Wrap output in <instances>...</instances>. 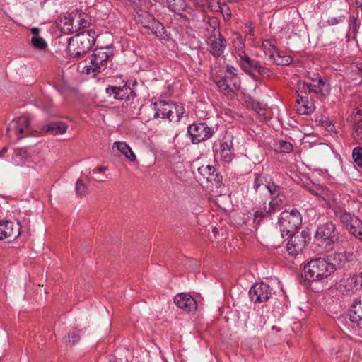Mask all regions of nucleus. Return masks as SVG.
<instances>
[{"mask_svg": "<svg viewBox=\"0 0 362 362\" xmlns=\"http://www.w3.org/2000/svg\"><path fill=\"white\" fill-rule=\"evenodd\" d=\"M97 33L93 29L84 30L69 40L68 50L74 57L86 54L95 44Z\"/></svg>", "mask_w": 362, "mask_h": 362, "instance_id": "obj_1", "label": "nucleus"}, {"mask_svg": "<svg viewBox=\"0 0 362 362\" xmlns=\"http://www.w3.org/2000/svg\"><path fill=\"white\" fill-rule=\"evenodd\" d=\"M113 56L111 46L95 49L89 59L86 60V65L82 72L86 74L96 75L107 68L108 60Z\"/></svg>", "mask_w": 362, "mask_h": 362, "instance_id": "obj_2", "label": "nucleus"}, {"mask_svg": "<svg viewBox=\"0 0 362 362\" xmlns=\"http://www.w3.org/2000/svg\"><path fill=\"white\" fill-rule=\"evenodd\" d=\"M333 272L334 266L323 258L312 259L304 267L305 277L309 281L327 278Z\"/></svg>", "mask_w": 362, "mask_h": 362, "instance_id": "obj_3", "label": "nucleus"}, {"mask_svg": "<svg viewBox=\"0 0 362 362\" xmlns=\"http://www.w3.org/2000/svg\"><path fill=\"white\" fill-rule=\"evenodd\" d=\"M282 236L298 234V230L302 224V216L300 212L293 209L291 211H283L278 219Z\"/></svg>", "mask_w": 362, "mask_h": 362, "instance_id": "obj_4", "label": "nucleus"}, {"mask_svg": "<svg viewBox=\"0 0 362 362\" xmlns=\"http://www.w3.org/2000/svg\"><path fill=\"white\" fill-rule=\"evenodd\" d=\"M315 238L317 245L324 247L325 252L331 250L333 245L338 240L335 225L331 221L320 225L315 233Z\"/></svg>", "mask_w": 362, "mask_h": 362, "instance_id": "obj_5", "label": "nucleus"}, {"mask_svg": "<svg viewBox=\"0 0 362 362\" xmlns=\"http://www.w3.org/2000/svg\"><path fill=\"white\" fill-rule=\"evenodd\" d=\"M30 119L26 116H21L13 119L6 129L9 138L16 137L17 140L31 135L32 129Z\"/></svg>", "mask_w": 362, "mask_h": 362, "instance_id": "obj_6", "label": "nucleus"}, {"mask_svg": "<svg viewBox=\"0 0 362 362\" xmlns=\"http://www.w3.org/2000/svg\"><path fill=\"white\" fill-rule=\"evenodd\" d=\"M214 25V35L209 37L207 40V45L210 53L216 57H220L224 52L226 47V40L221 35L219 29H216V26L218 25L216 20L212 21Z\"/></svg>", "mask_w": 362, "mask_h": 362, "instance_id": "obj_7", "label": "nucleus"}, {"mask_svg": "<svg viewBox=\"0 0 362 362\" xmlns=\"http://www.w3.org/2000/svg\"><path fill=\"white\" fill-rule=\"evenodd\" d=\"M188 134L193 144H199L212 136L214 131L205 123L192 124L188 127Z\"/></svg>", "mask_w": 362, "mask_h": 362, "instance_id": "obj_8", "label": "nucleus"}, {"mask_svg": "<svg viewBox=\"0 0 362 362\" xmlns=\"http://www.w3.org/2000/svg\"><path fill=\"white\" fill-rule=\"evenodd\" d=\"M22 226L19 221L16 224L11 221L0 222V240L8 239V241L17 238L22 230Z\"/></svg>", "mask_w": 362, "mask_h": 362, "instance_id": "obj_9", "label": "nucleus"}, {"mask_svg": "<svg viewBox=\"0 0 362 362\" xmlns=\"http://www.w3.org/2000/svg\"><path fill=\"white\" fill-rule=\"evenodd\" d=\"M250 298L255 303L267 301L271 296L269 286L264 283L255 284L249 291Z\"/></svg>", "mask_w": 362, "mask_h": 362, "instance_id": "obj_10", "label": "nucleus"}, {"mask_svg": "<svg viewBox=\"0 0 362 362\" xmlns=\"http://www.w3.org/2000/svg\"><path fill=\"white\" fill-rule=\"evenodd\" d=\"M290 239L287 243V251L293 257H296L306 245L305 238L303 233L289 235Z\"/></svg>", "mask_w": 362, "mask_h": 362, "instance_id": "obj_11", "label": "nucleus"}, {"mask_svg": "<svg viewBox=\"0 0 362 362\" xmlns=\"http://www.w3.org/2000/svg\"><path fill=\"white\" fill-rule=\"evenodd\" d=\"M341 289L346 294L356 293L362 288V272L344 279L340 284Z\"/></svg>", "mask_w": 362, "mask_h": 362, "instance_id": "obj_12", "label": "nucleus"}, {"mask_svg": "<svg viewBox=\"0 0 362 362\" xmlns=\"http://www.w3.org/2000/svg\"><path fill=\"white\" fill-rule=\"evenodd\" d=\"M174 302L177 307L187 313L194 312L197 310V302L189 294H177L175 296Z\"/></svg>", "mask_w": 362, "mask_h": 362, "instance_id": "obj_13", "label": "nucleus"}, {"mask_svg": "<svg viewBox=\"0 0 362 362\" xmlns=\"http://www.w3.org/2000/svg\"><path fill=\"white\" fill-rule=\"evenodd\" d=\"M238 55L243 69L248 67L257 71L262 76H268L270 73V70L269 69L262 66L258 61L250 59L244 51L240 52Z\"/></svg>", "mask_w": 362, "mask_h": 362, "instance_id": "obj_14", "label": "nucleus"}, {"mask_svg": "<svg viewBox=\"0 0 362 362\" xmlns=\"http://www.w3.org/2000/svg\"><path fill=\"white\" fill-rule=\"evenodd\" d=\"M335 216L340 220V221L346 226L347 230L351 233L355 226H358L359 220L357 217L351 215L350 213L346 212L341 208L334 209Z\"/></svg>", "mask_w": 362, "mask_h": 362, "instance_id": "obj_15", "label": "nucleus"}, {"mask_svg": "<svg viewBox=\"0 0 362 362\" xmlns=\"http://www.w3.org/2000/svg\"><path fill=\"white\" fill-rule=\"evenodd\" d=\"M156 112L154 114L155 118H168L172 114V110H175L173 103L166 101H158L153 103Z\"/></svg>", "mask_w": 362, "mask_h": 362, "instance_id": "obj_16", "label": "nucleus"}, {"mask_svg": "<svg viewBox=\"0 0 362 362\" xmlns=\"http://www.w3.org/2000/svg\"><path fill=\"white\" fill-rule=\"evenodd\" d=\"M284 199V197L272 199L269 203L268 209L265 207L264 212L255 211L254 214V222L259 224L265 214H269L279 210L283 204Z\"/></svg>", "mask_w": 362, "mask_h": 362, "instance_id": "obj_17", "label": "nucleus"}, {"mask_svg": "<svg viewBox=\"0 0 362 362\" xmlns=\"http://www.w3.org/2000/svg\"><path fill=\"white\" fill-rule=\"evenodd\" d=\"M315 78H312V82H309L311 93L326 95L329 93V86L318 75H315Z\"/></svg>", "mask_w": 362, "mask_h": 362, "instance_id": "obj_18", "label": "nucleus"}, {"mask_svg": "<svg viewBox=\"0 0 362 362\" xmlns=\"http://www.w3.org/2000/svg\"><path fill=\"white\" fill-rule=\"evenodd\" d=\"M297 103V111L300 115H308L315 110L314 102L312 100H309L307 97L298 94Z\"/></svg>", "mask_w": 362, "mask_h": 362, "instance_id": "obj_19", "label": "nucleus"}, {"mask_svg": "<svg viewBox=\"0 0 362 362\" xmlns=\"http://www.w3.org/2000/svg\"><path fill=\"white\" fill-rule=\"evenodd\" d=\"M349 315L351 322L362 327V299L353 303Z\"/></svg>", "mask_w": 362, "mask_h": 362, "instance_id": "obj_20", "label": "nucleus"}, {"mask_svg": "<svg viewBox=\"0 0 362 362\" xmlns=\"http://www.w3.org/2000/svg\"><path fill=\"white\" fill-rule=\"evenodd\" d=\"M106 92L110 95H113L115 99L124 100L129 98V93L132 92V90L130 87L125 85L122 87H108L106 88Z\"/></svg>", "mask_w": 362, "mask_h": 362, "instance_id": "obj_21", "label": "nucleus"}, {"mask_svg": "<svg viewBox=\"0 0 362 362\" xmlns=\"http://www.w3.org/2000/svg\"><path fill=\"white\" fill-rule=\"evenodd\" d=\"M117 148L127 159L134 162L136 156L129 146L123 141H115L113 143L112 149Z\"/></svg>", "mask_w": 362, "mask_h": 362, "instance_id": "obj_22", "label": "nucleus"}, {"mask_svg": "<svg viewBox=\"0 0 362 362\" xmlns=\"http://www.w3.org/2000/svg\"><path fill=\"white\" fill-rule=\"evenodd\" d=\"M68 126L62 122H52L42 127L41 132H50L53 134H63L67 130Z\"/></svg>", "mask_w": 362, "mask_h": 362, "instance_id": "obj_23", "label": "nucleus"}, {"mask_svg": "<svg viewBox=\"0 0 362 362\" xmlns=\"http://www.w3.org/2000/svg\"><path fill=\"white\" fill-rule=\"evenodd\" d=\"M220 153L221 160L225 163H229L233 158V143L232 141L222 142L220 146Z\"/></svg>", "mask_w": 362, "mask_h": 362, "instance_id": "obj_24", "label": "nucleus"}, {"mask_svg": "<svg viewBox=\"0 0 362 362\" xmlns=\"http://www.w3.org/2000/svg\"><path fill=\"white\" fill-rule=\"evenodd\" d=\"M215 83H216L219 90L226 95H230L234 93L235 90H236L233 86H231V84L229 83L227 77L216 79Z\"/></svg>", "mask_w": 362, "mask_h": 362, "instance_id": "obj_25", "label": "nucleus"}, {"mask_svg": "<svg viewBox=\"0 0 362 362\" xmlns=\"http://www.w3.org/2000/svg\"><path fill=\"white\" fill-rule=\"evenodd\" d=\"M262 47L264 50V54L267 55L269 60L273 63L275 58L276 57V54L279 53L276 51V46L274 45L273 42L270 40H266L262 42Z\"/></svg>", "mask_w": 362, "mask_h": 362, "instance_id": "obj_26", "label": "nucleus"}, {"mask_svg": "<svg viewBox=\"0 0 362 362\" xmlns=\"http://www.w3.org/2000/svg\"><path fill=\"white\" fill-rule=\"evenodd\" d=\"M168 7L173 12L181 15L186 10L187 5L185 0H167Z\"/></svg>", "mask_w": 362, "mask_h": 362, "instance_id": "obj_27", "label": "nucleus"}, {"mask_svg": "<svg viewBox=\"0 0 362 362\" xmlns=\"http://www.w3.org/2000/svg\"><path fill=\"white\" fill-rule=\"evenodd\" d=\"M57 27L64 34H72L74 32L73 21L66 17L62 18L59 22H57Z\"/></svg>", "mask_w": 362, "mask_h": 362, "instance_id": "obj_28", "label": "nucleus"}, {"mask_svg": "<svg viewBox=\"0 0 362 362\" xmlns=\"http://www.w3.org/2000/svg\"><path fill=\"white\" fill-rule=\"evenodd\" d=\"M150 25L151 27H149L148 29L153 35L160 38L165 37V30L161 23L155 20V21L151 23V25Z\"/></svg>", "mask_w": 362, "mask_h": 362, "instance_id": "obj_29", "label": "nucleus"}, {"mask_svg": "<svg viewBox=\"0 0 362 362\" xmlns=\"http://www.w3.org/2000/svg\"><path fill=\"white\" fill-rule=\"evenodd\" d=\"M265 188L268 190L271 199L284 197L281 187L275 185L274 182L267 183V185H265Z\"/></svg>", "mask_w": 362, "mask_h": 362, "instance_id": "obj_30", "label": "nucleus"}, {"mask_svg": "<svg viewBox=\"0 0 362 362\" xmlns=\"http://www.w3.org/2000/svg\"><path fill=\"white\" fill-rule=\"evenodd\" d=\"M174 107L175 110H172V114L170 117H168V119L170 122H177L182 117L183 114L185 113V108L182 105H177L176 103H174Z\"/></svg>", "mask_w": 362, "mask_h": 362, "instance_id": "obj_31", "label": "nucleus"}, {"mask_svg": "<svg viewBox=\"0 0 362 362\" xmlns=\"http://www.w3.org/2000/svg\"><path fill=\"white\" fill-rule=\"evenodd\" d=\"M226 72L231 75L230 83H232L235 89L238 90L240 88V81L237 77V69L233 66L227 65Z\"/></svg>", "mask_w": 362, "mask_h": 362, "instance_id": "obj_32", "label": "nucleus"}, {"mask_svg": "<svg viewBox=\"0 0 362 362\" xmlns=\"http://www.w3.org/2000/svg\"><path fill=\"white\" fill-rule=\"evenodd\" d=\"M343 258L342 252H335L329 257L327 261L334 266V271L337 266L342 267L345 264Z\"/></svg>", "mask_w": 362, "mask_h": 362, "instance_id": "obj_33", "label": "nucleus"}, {"mask_svg": "<svg viewBox=\"0 0 362 362\" xmlns=\"http://www.w3.org/2000/svg\"><path fill=\"white\" fill-rule=\"evenodd\" d=\"M155 20L154 17L147 12L143 13L139 16V21L143 27L147 29L151 27L150 25H151V23L155 21Z\"/></svg>", "mask_w": 362, "mask_h": 362, "instance_id": "obj_34", "label": "nucleus"}, {"mask_svg": "<svg viewBox=\"0 0 362 362\" xmlns=\"http://www.w3.org/2000/svg\"><path fill=\"white\" fill-rule=\"evenodd\" d=\"M75 191L76 194L78 197H83L88 193V189L87 186L84 184L83 180L81 179H78L76 181V186H75Z\"/></svg>", "mask_w": 362, "mask_h": 362, "instance_id": "obj_35", "label": "nucleus"}, {"mask_svg": "<svg viewBox=\"0 0 362 362\" xmlns=\"http://www.w3.org/2000/svg\"><path fill=\"white\" fill-rule=\"evenodd\" d=\"M354 138L357 143L362 144V119L353 127Z\"/></svg>", "mask_w": 362, "mask_h": 362, "instance_id": "obj_36", "label": "nucleus"}, {"mask_svg": "<svg viewBox=\"0 0 362 362\" xmlns=\"http://www.w3.org/2000/svg\"><path fill=\"white\" fill-rule=\"evenodd\" d=\"M292 59L290 56L288 55H281L279 53L276 54V57L275 58L273 63L277 65L286 66L288 65L291 63Z\"/></svg>", "mask_w": 362, "mask_h": 362, "instance_id": "obj_37", "label": "nucleus"}, {"mask_svg": "<svg viewBox=\"0 0 362 362\" xmlns=\"http://www.w3.org/2000/svg\"><path fill=\"white\" fill-rule=\"evenodd\" d=\"M352 158L358 166L362 167V148L361 147H356L353 149Z\"/></svg>", "mask_w": 362, "mask_h": 362, "instance_id": "obj_38", "label": "nucleus"}, {"mask_svg": "<svg viewBox=\"0 0 362 362\" xmlns=\"http://www.w3.org/2000/svg\"><path fill=\"white\" fill-rule=\"evenodd\" d=\"M31 42L34 47L39 49H44L47 47L45 40L39 36H33Z\"/></svg>", "mask_w": 362, "mask_h": 362, "instance_id": "obj_39", "label": "nucleus"}, {"mask_svg": "<svg viewBox=\"0 0 362 362\" xmlns=\"http://www.w3.org/2000/svg\"><path fill=\"white\" fill-rule=\"evenodd\" d=\"M255 177L253 183L254 189L257 192L261 187L265 188V185H267V184H265L264 177L261 175L257 173L255 174Z\"/></svg>", "mask_w": 362, "mask_h": 362, "instance_id": "obj_40", "label": "nucleus"}, {"mask_svg": "<svg viewBox=\"0 0 362 362\" xmlns=\"http://www.w3.org/2000/svg\"><path fill=\"white\" fill-rule=\"evenodd\" d=\"M297 93L298 95H300L303 93H311L310 86H309V82L299 81L297 84Z\"/></svg>", "mask_w": 362, "mask_h": 362, "instance_id": "obj_41", "label": "nucleus"}, {"mask_svg": "<svg viewBox=\"0 0 362 362\" xmlns=\"http://www.w3.org/2000/svg\"><path fill=\"white\" fill-rule=\"evenodd\" d=\"M199 170L200 173H202L204 175H208L209 177H207V180H211L213 179L214 173L216 172L215 168L210 165H207L206 167L202 166L199 168Z\"/></svg>", "mask_w": 362, "mask_h": 362, "instance_id": "obj_42", "label": "nucleus"}, {"mask_svg": "<svg viewBox=\"0 0 362 362\" xmlns=\"http://www.w3.org/2000/svg\"><path fill=\"white\" fill-rule=\"evenodd\" d=\"M278 148L280 152L290 153L293 150V145L288 141H279Z\"/></svg>", "mask_w": 362, "mask_h": 362, "instance_id": "obj_43", "label": "nucleus"}, {"mask_svg": "<svg viewBox=\"0 0 362 362\" xmlns=\"http://www.w3.org/2000/svg\"><path fill=\"white\" fill-rule=\"evenodd\" d=\"M360 24L357 21V18L350 16L349 18V30L354 35L358 32Z\"/></svg>", "mask_w": 362, "mask_h": 362, "instance_id": "obj_44", "label": "nucleus"}, {"mask_svg": "<svg viewBox=\"0 0 362 362\" xmlns=\"http://www.w3.org/2000/svg\"><path fill=\"white\" fill-rule=\"evenodd\" d=\"M15 156L23 161L30 156L27 148H18L15 150Z\"/></svg>", "mask_w": 362, "mask_h": 362, "instance_id": "obj_45", "label": "nucleus"}, {"mask_svg": "<svg viewBox=\"0 0 362 362\" xmlns=\"http://www.w3.org/2000/svg\"><path fill=\"white\" fill-rule=\"evenodd\" d=\"M79 331H73L68 334V342L71 344H75L80 341L81 337L78 334Z\"/></svg>", "mask_w": 362, "mask_h": 362, "instance_id": "obj_46", "label": "nucleus"}, {"mask_svg": "<svg viewBox=\"0 0 362 362\" xmlns=\"http://www.w3.org/2000/svg\"><path fill=\"white\" fill-rule=\"evenodd\" d=\"M351 233L362 240V221L361 220H359L358 226H355Z\"/></svg>", "mask_w": 362, "mask_h": 362, "instance_id": "obj_47", "label": "nucleus"}, {"mask_svg": "<svg viewBox=\"0 0 362 362\" xmlns=\"http://www.w3.org/2000/svg\"><path fill=\"white\" fill-rule=\"evenodd\" d=\"M342 255L344 256L343 260L344 263L350 262L353 259V254L351 252H342Z\"/></svg>", "mask_w": 362, "mask_h": 362, "instance_id": "obj_48", "label": "nucleus"}, {"mask_svg": "<svg viewBox=\"0 0 362 362\" xmlns=\"http://www.w3.org/2000/svg\"><path fill=\"white\" fill-rule=\"evenodd\" d=\"M324 125L328 131H333L334 126L329 121H325Z\"/></svg>", "mask_w": 362, "mask_h": 362, "instance_id": "obj_49", "label": "nucleus"}, {"mask_svg": "<svg viewBox=\"0 0 362 362\" xmlns=\"http://www.w3.org/2000/svg\"><path fill=\"white\" fill-rule=\"evenodd\" d=\"M342 19L341 18H332L331 20H328V23L329 25L337 24L341 22Z\"/></svg>", "mask_w": 362, "mask_h": 362, "instance_id": "obj_50", "label": "nucleus"}, {"mask_svg": "<svg viewBox=\"0 0 362 362\" xmlns=\"http://www.w3.org/2000/svg\"><path fill=\"white\" fill-rule=\"evenodd\" d=\"M30 32L32 34L34 35V36H38V34L40 33V29L37 27H33L31 28Z\"/></svg>", "mask_w": 362, "mask_h": 362, "instance_id": "obj_51", "label": "nucleus"}, {"mask_svg": "<svg viewBox=\"0 0 362 362\" xmlns=\"http://www.w3.org/2000/svg\"><path fill=\"white\" fill-rule=\"evenodd\" d=\"M8 148L7 147H4L1 151L0 152V158H2L4 156V154L7 151Z\"/></svg>", "mask_w": 362, "mask_h": 362, "instance_id": "obj_52", "label": "nucleus"}, {"mask_svg": "<svg viewBox=\"0 0 362 362\" xmlns=\"http://www.w3.org/2000/svg\"><path fill=\"white\" fill-rule=\"evenodd\" d=\"M107 170V167H105V166H99V167L98 168V170L99 172H100V173H101V172H104V171H105V170Z\"/></svg>", "mask_w": 362, "mask_h": 362, "instance_id": "obj_53", "label": "nucleus"}, {"mask_svg": "<svg viewBox=\"0 0 362 362\" xmlns=\"http://www.w3.org/2000/svg\"><path fill=\"white\" fill-rule=\"evenodd\" d=\"M357 6L362 8V0H356Z\"/></svg>", "mask_w": 362, "mask_h": 362, "instance_id": "obj_54", "label": "nucleus"}, {"mask_svg": "<svg viewBox=\"0 0 362 362\" xmlns=\"http://www.w3.org/2000/svg\"><path fill=\"white\" fill-rule=\"evenodd\" d=\"M246 72L252 77H255V74H252L251 71H246Z\"/></svg>", "mask_w": 362, "mask_h": 362, "instance_id": "obj_55", "label": "nucleus"}, {"mask_svg": "<svg viewBox=\"0 0 362 362\" xmlns=\"http://www.w3.org/2000/svg\"><path fill=\"white\" fill-rule=\"evenodd\" d=\"M247 33L250 34V35H252V28H250V30H249Z\"/></svg>", "mask_w": 362, "mask_h": 362, "instance_id": "obj_56", "label": "nucleus"}, {"mask_svg": "<svg viewBox=\"0 0 362 362\" xmlns=\"http://www.w3.org/2000/svg\"><path fill=\"white\" fill-rule=\"evenodd\" d=\"M216 177L218 178V179H217V180H216V182H217V183L220 182H221V180H220V178L218 177V175H216Z\"/></svg>", "mask_w": 362, "mask_h": 362, "instance_id": "obj_57", "label": "nucleus"}]
</instances>
